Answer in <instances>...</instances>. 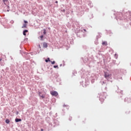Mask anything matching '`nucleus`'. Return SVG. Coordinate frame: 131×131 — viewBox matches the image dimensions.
<instances>
[{"mask_svg": "<svg viewBox=\"0 0 131 131\" xmlns=\"http://www.w3.org/2000/svg\"><path fill=\"white\" fill-rule=\"evenodd\" d=\"M104 77L107 79L108 78H111L112 77V74H109V73H105Z\"/></svg>", "mask_w": 131, "mask_h": 131, "instance_id": "obj_1", "label": "nucleus"}, {"mask_svg": "<svg viewBox=\"0 0 131 131\" xmlns=\"http://www.w3.org/2000/svg\"><path fill=\"white\" fill-rule=\"evenodd\" d=\"M50 94L52 95V96H57L58 95V93L57 92H55V91H52L51 92H50Z\"/></svg>", "mask_w": 131, "mask_h": 131, "instance_id": "obj_2", "label": "nucleus"}, {"mask_svg": "<svg viewBox=\"0 0 131 131\" xmlns=\"http://www.w3.org/2000/svg\"><path fill=\"white\" fill-rule=\"evenodd\" d=\"M24 23L25 24L22 27V28H27V24H28V21L27 20H24Z\"/></svg>", "mask_w": 131, "mask_h": 131, "instance_id": "obj_3", "label": "nucleus"}, {"mask_svg": "<svg viewBox=\"0 0 131 131\" xmlns=\"http://www.w3.org/2000/svg\"><path fill=\"white\" fill-rule=\"evenodd\" d=\"M48 47V45H47V42H43V47L44 48H47Z\"/></svg>", "mask_w": 131, "mask_h": 131, "instance_id": "obj_4", "label": "nucleus"}, {"mask_svg": "<svg viewBox=\"0 0 131 131\" xmlns=\"http://www.w3.org/2000/svg\"><path fill=\"white\" fill-rule=\"evenodd\" d=\"M28 32V30H25L23 32V35L26 36V33Z\"/></svg>", "mask_w": 131, "mask_h": 131, "instance_id": "obj_5", "label": "nucleus"}, {"mask_svg": "<svg viewBox=\"0 0 131 131\" xmlns=\"http://www.w3.org/2000/svg\"><path fill=\"white\" fill-rule=\"evenodd\" d=\"M102 45L103 46H107V42L106 41H104L102 42Z\"/></svg>", "mask_w": 131, "mask_h": 131, "instance_id": "obj_6", "label": "nucleus"}, {"mask_svg": "<svg viewBox=\"0 0 131 131\" xmlns=\"http://www.w3.org/2000/svg\"><path fill=\"white\" fill-rule=\"evenodd\" d=\"M21 121L22 120H21V119H18V118L15 119L16 122H21Z\"/></svg>", "mask_w": 131, "mask_h": 131, "instance_id": "obj_7", "label": "nucleus"}, {"mask_svg": "<svg viewBox=\"0 0 131 131\" xmlns=\"http://www.w3.org/2000/svg\"><path fill=\"white\" fill-rule=\"evenodd\" d=\"M3 2L5 5H7V4H8V0H3Z\"/></svg>", "mask_w": 131, "mask_h": 131, "instance_id": "obj_8", "label": "nucleus"}, {"mask_svg": "<svg viewBox=\"0 0 131 131\" xmlns=\"http://www.w3.org/2000/svg\"><path fill=\"white\" fill-rule=\"evenodd\" d=\"M45 61H46V62H48V61L50 62L51 60H50L49 57H48L47 59H46V60H45Z\"/></svg>", "mask_w": 131, "mask_h": 131, "instance_id": "obj_9", "label": "nucleus"}, {"mask_svg": "<svg viewBox=\"0 0 131 131\" xmlns=\"http://www.w3.org/2000/svg\"><path fill=\"white\" fill-rule=\"evenodd\" d=\"M5 122L7 124L10 123V120H9V119H6Z\"/></svg>", "mask_w": 131, "mask_h": 131, "instance_id": "obj_10", "label": "nucleus"}, {"mask_svg": "<svg viewBox=\"0 0 131 131\" xmlns=\"http://www.w3.org/2000/svg\"><path fill=\"white\" fill-rule=\"evenodd\" d=\"M39 96H40L42 99H43V98H45V96H43V95H42V96L39 95Z\"/></svg>", "mask_w": 131, "mask_h": 131, "instance_id": "obj_11", "label": "nucleus"}, {"mask_svg": "<svg viewBox=\"0 0 131 131\" xmlns=\"http://www.w3.org/2000/svg\"><path fill=\"white\" fill-rule=\"evenodd\" d=\"M43 34H46V29H43Z\"/></svg>", "mask_w": 131, "mask_h": 131, "instance_id": "obj_12", "label": "nucleus"}, {"mask_svg": "<svg viewBox=\"0 0 131 131\" xmlns=\"http://www.w3.org/2000/svg\"><path fill=\"white\" fill-rule=\"evenodd\" d=\"M51 62V63H52V64H55V61H50Z\"/></svg>", "mask_w": 131, "mask_h": 131, "instance_id": "obj_13", "label": "nucleus"}, {"mask_svg": "<svg viewBox=\"0 0 131 131\" xmlns=\"http://www.w3.org/2000/svg\"><path fill=\"white\" fill-rule=\"evenodd\" d=\"M54 68H58V67L57 66H54Z\"/></svg>", "mask_w": 131, "mask_h": 131, "instance_id": "obj_14", "label": "nucleus"}, {"mask_svg": "<svg viewBox=\"0 0 131 131\" xmlns=\"http://www.w3.org/2000/svg\"><path fill=\"white\" fill-rule=\"evenodd\" d=\"M43 37V35L40 36V38H41V40H42V38Z\"/></svg>", "mask_w": 131, "mask_h": 131, "instance_id": "obj_15", "label": "nucleus"}, {"mask_svg": "<svg viewBox=\"0 0 131 131\" xmlns=\"http://www.w3.org/2000/svg\"><path fill=\"white\" fill-rule=\"evenodd\" d=\"M55 3H56V4H57V3H58V1H56L55 2Z\"/></svg>", "mask_w": 131, "mask_h": 131, "instance_id": "obj_16", "label": "nucleus"}, {"mask_svg": "<svg viewBox=\"0 0 131 131\" xmlns=\"http://www.w3.org/2000/svg\"><path fill=\"white\" fill-rule=\"evenodd\" d=\"M2 61V58H0V61Z\"/></svg>", "mask_w": 131, "mask_h": 131, "instance_id": "obj_17", "label": "nucleus"}, {"mask_svg": "<svg viewBox=\"0 0 131 131\" xmlns=\"http://www.w3.org/2000/svg\"><path fill=\"white\" fill-rule=\"evenodd\" d=\"M43 130L42 129H41V131H43Z\"/></svg>", "mask_w": 131, "mask_h": 131, "instance_id": "obj_18", "label": "nucleus"}, {"mask_svg": "<svg viewBox=\"0 0 131 131\" xmlns=\"http://www.w3.org/2000/svg\"><path fill=\"white\" fill-rule=\"evenodd\" d=\"M84 31H86L85 29H84Z\"/></svg>", "mask_w": 131, "mask_h": 131, "instance_id": "obj_19", "label": "nucleus"}, {"mask_svg": "<svg viewBox=\"0 0 131 131\" xmlns=\"http://www.w3.org/2000/svg\"><path fill=\"white\" fill-rule=\"evenodd\" d=\"M39 48H40V45H39Z\"/></svg>", "mask_w": 131, "mask_h": 131, "instance_id": "obj_20", "label": "nucleus"}]
</instances>
